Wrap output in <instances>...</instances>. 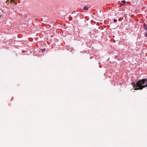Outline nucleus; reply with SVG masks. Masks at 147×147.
<instances>
[{"instance_id": "obj_1", "label": "nucleus", "mask_w": 147, "mask_h": 147, "mask_svg": "<svg viewBox=\"0 0 147 147\" xmlns=\"http://www.w3.org/2000/svg\"><path fill=\"white\" fill-rule=\"evenodd\" d=\"M131 84L134 88H136L135 90H141L145 87H147V78L140 80L136 83L132 82Z\"/></svg>"}, {"instance_id": "obj_2", "label": "nucleus", "mask_w": 147, "mask_h": 147, "mask_svg": "<svg viewBox=\"0 0 147 147\" xmlns=\"http://www.w3.org/2000/svg\"><path fill=\"white\" fill-rule=\"evenodd\" d=\"M5 2V3L7 5L9 4V3H10L11 4H16L17 3L16 1H6Z\"/></svg>"}, {"instance_id": "obj_3", "label": "nucleus", "mask_w": 147, "mask_h": 147, "mask_svg": "<svg viewBox=\"0 0 147 147\" xmlns=\"http://www.w3.org/2000/svg\"><path fill=\"white\" fill-rule=\"evenodd\" d=\"M143 26L145 29L146 30V31H147V25H146L145 24H143Z\"/></svg>"}, {"instance_id": "obj_4", "label": "nucleus", "mask_w": 147, "mask_h": 147, "mask_svg": "<svg viewBox=\"0 0 147 147\" xmlns=\"http://www.w3.org/2000/svg\"><path fill=\"white\" fill-rule=\"evenodd\" d=\"M125 3H126V1H123L122 2V4L121 3H120V4L121 5H124V4Z\"/></svg>"}, {"instance_id": "obj_5", "label": "nucleus", "mask_w": 147, "mask_h": 147, "mask_svg": "<svg viewBox=\"0 0 147 147\" xmlns=\"http://www.w3.org/2000/svg\"><path fill=\"white\" fill-rule=\"evenodd\" d=\"M84 9L85 10H87L88 9V7L85 6L84 7Z\"/></svg>"}, {"instance_id": "obj_6", "label": "nucleus", "mask_w": 147, "mask_h": 147, "mask_svg": "<svg viewBox=\"0 0 147 147\" xmlns=\"http://www.w3.org/2000/svg\"><path fill=\"white\" fill-rule=\"evenodd\" d=\"M45 49H42V52H44L45 51Z\"/></svg>"}, {"instance_id": "obj_7", "label": "nucleus", "mask_w": 147, "mask_h": 147, "mask_svg": "<svg viewBox=\"0 0 147 147\" xmlns=\"http://www.w3.org/2000/svg\"><path fill=\"white\" fill-rule=\"evenodd\" d=\"M113 21L114 23H115L117 22V20L116 19H114Z\"/></svg>"}, {"instance_id": "obj_8", "label": "nucleus", "mask_w": 147, "mask_h": 147, "mask_svg": "<svg viewBox=\"0 0 147 147\" xmlns=\"http://www.w3.org/2000/svg\"><path fill=\"white\" fill-rule=\"evenodd\" d=\"M145 36H147V33H146V34L145 35Z\"/></svg>"}, {"instance_id": "obj_9", "label": "nucleus", "mask_w": 147, "mask_h": 147, "mask_svg": "<svg viewBox=\"0 0 147 147\" xmlns=\"http://www.w3.org/2000/svg\"><path fill=\"white\" fill-rule=\"evenodd\" d=\"M127 3H129V2H127Z\"/></svg>"}]
</instances>
